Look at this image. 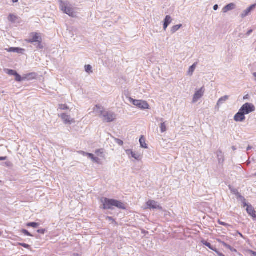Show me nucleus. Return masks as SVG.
<instances>
[{"mask_svg":"<svg viewBox=\"0 0 256 256\" xmlns=\"http://www.w3.org/2000/svg\"><path fill=\"white\" fill-rule=\"evenodd\" d=\"M100 202L102 203L100 208L104 210H112L114 206L123 210H126V208L124 203L122 202L120 200L115 199L102 197L100 198Z\"/></svg>","mask_w":256,"mask_h":256,"instance_id":"obj_1","label":"nucleus"},{"mask_svg":"<svg viewBox=\"0 0 256 256\" xmlns=\"http://www.w3.org/2000/svg\"><path fill=\"white\" fill-rule=\"evenodd\" d=\"M97 110H99V116L104 122H110L114 120L116 118V114L111 111L103 110V108L98 105H96Z\"/></svg>","mask_w":256,"mask_h":256,"instance_id":"obj_2","label":"nucleus"},{"mask_svg":"<svg viewBox=\"0 0 256 256\" xmlns=\"http://www.w3.org/2000/svg\"><path fill=\"white\" fill-rule=\"evenodd\" d=\"M59 2L60 10L64 13L72 16L74 15V10L69 6V4L62 0H59Z\"/></svg>","mask_w":256,"mask_h":256,"instance_id":"obj_3","label":"nucleus"},{"mask_svg":"<svg viewBox=\"0 0 256 256\" xmlns=\"http://www.w3.org/2000/svg\"><path fill=\"white\" fill-rule=\"evenodd\" d=\"M129 101L134 105L140 108L141 110H146L150 108V106L148 104L146 101L142 100H134L131 98H129Z\"/></svg>","mask_w":256,"mask_h":256,"instance_id":"obj_4","label":"nucleus"},{"mask_svg":"<svg viewBox=\"0 0 256 256\" xmlns=\"http://www.w3.org/2000/svg\"><path fill=\"white\" fill-rule=\"evenodd\" d=\"M240 110L244 114H248L255 110V107L253 104L246 102L240 108Z\"/></svg>","mask_w":256,"mask_h":256,"instance_id":"obj_5","label":"nucleus"},{"mask_svg":"<svg viewBox=\"0 0 256 256\" xmlns=\"http://www.w3.org/2000/svg\"><path fill=\"white\" fill-rule=\"evenodd\" d=\"M42 40L40 34L36 32H32L30 34V38L26 40V42L30 44H34V42H38Z\"/></svg>","mask_w":256,"mask_h":256,"instance_id":"obj_6","label":"nucleus"},{"mask_svg":"<svg viewBox=\"0 0 256 256\" xmlns=\"http://www.w3.org/2000/svg\"><path fill=\"white\" fill-rule=\"evenodd\" d=\"M58 116L60 118H61L65 124H72V123L74 122V120L73 118H72L70 116L66 113L58 114Z\"/></svg>","mask_w":256,"mask_h":256,"instance_id":"obj_7","label":"nucleus"},{"mask_svg":"<svg viewBox=\"0 0 256 256\" xmlns=\"http://www.w3.org/2000/svg\"><path fill=\"white\" fill-rule=\"evenodd\" d=\"M204 87L201 88L200 90L196 92L192 100V102H196L200 98H201L204 94Z\"/></svg>","mask_w":256,"mask_h":256,"instance_id":"obj_8","label":"nucleus"},{"mask_svg":"<svg viewBox=\"0 0 256 256\" xmlns=\"http://www.w3.org/2000/svg\"><path fill=\"white\" fill-rule=\"evenodd\" d=\"M146 204L148 208L150 209H158L162 210V208L158 204V202L153 200H149L147 202Z\"/></svg>","mask_w":256,"mask_h":256,"instance_id":"obj_9","label":"nucleus"},{"mask_svg":"<svg viewBox=\"0 0 256 256\" xmlns=\"http://www.w3.org/2000/svg\"><path fill=\"white\" fill-rule=\"evenodd\" d=\"M245 114L240 109L234 116V120L236 122H242L246 119Z\"/></svg>","mask_w":256,"mask_h":256,"instance_id":"obj_10","label":"nucleus"},{"mask_svg":"<svg viewBox=\"0 0 256 256\" xmlns=\"http://www.w3.org/2000/svg\"><path fill=\"white\" fill-rule=\"evenodd\" d=\"M80 153L82 154L84 156H88V158H90L96 164L100 163V160L98 157L94 156L93 154L83 151H81Z\"/></svg>","mask_w":256,"mask_h":256,"instance_id":"obj_11","label":"nucleus"},{"mask_svg":"<svg viewBox=\"0 0 256 256\" xmlns=\"http://www.w3.org/2000/svg\"><path fill=\"white\" fill-rule=\"evenodd\" d=\"M256 7V4L251 5L241 14V17L244 18L249 14Z\"/></svg>","mask_w":256,"mask_h":256,"instance_id":"obj_12","label":"nucleus"},{"mask_svg":"<svg viewBox=\"0 0 256 256\" xmlns=\"http://www.w3.org/2000/svg\"><path fill=\"white\" fill-rule=\"evenodd\" d=\"M6 50L10 52H16L18 54H23L24 52L25 51V50L24 48L14 47L6 48Z\"/></svg>","mask_w":256,"mask_h":256,"instance_id":"obj_13","label":"nucleus"},{"mask_svg":"<svg viewBox=\"0 0 256 256\" xmlns=\"http://www.w3.org/2000/svg\"><path fill=\"white\" fill-rule=\"evenodd\" d=\"M216 154L217 156L219 164H222L224 161V154L222 151L220 150H218Z\"/></svg>","mask_w":256,"mask_h":256,"instance_id":"obj_14","label":"nucleus"},{"mask_svg":"<svg viewBox=\"0 0 256 256\" xmlns=\"http://www.w3.org/2000/svg\"><path fill=\"white\" fill-rule=\"evenodd\" d=\"M246 210L248 214L250 216L253 218H256V211L254 210L253 206L250 204L249 206L246 208Z\"/></svg>","mask_w":256,"mask_h":256,"instance_id":"obj_15","label":"nucleus"},{"mask_svg":"<svg viewBox=\"0 0 256 256\" xmlns=\"http://www.w3.org/2000/svg\"><path fill=\"white\" fill-rule=\"evenodd\" d=\"M202 243L208 248L210 250H213L214 252L216 254L219 252V251L216 249L214 246H212L210 242H208L207 241L205 240H202Z\"/></svg>","mask_w":256,"mask_h":256,"instance_id":"obj_16","label":"nucleus"},{"mask_svg":"<svg viewBox=\"0 0 256 256\" xmlns=\"http://www.w3.org/2000/svg\"><path fill=\"white\" fill-rule=\"evenodd\" d=\"M236 8V5L234 3H230L227 5H226L223 8H222V12L224 13H226L228 11L232 10Z\"/></svg>","mask_w":256,"mask_h":256,"instance_id":"obj_17","label":"nucleus"},{"mask_svg":"<svg viewBox=\"0 0 256 256\" xmlns=\"http://www.w3.org/2000/svg\"><path fill=\"white\" fill-rule=\"evenodd\" d=\"M126 154L128 156H131L136 160H140V155L138 154H136L135 152H134L131 150H126Z\"/></svg>","mask_w":256,"mask_h":256,"instance_id":"obj_18","label":"nucleus"},{"mask_svg":"<svg viewBox=\"0 0 256 256\" xmlns=\"http://www.w3.org/2000/svg\"><path fill=\"white\" fill-rule=\"evenodd\" d=\"M24 80H32L35 79L37 76V74L36 72H30L24 76Z\"/></svg>","mask_w":256,"mask_h":256,"instance_id":"obj_19","label":"nucleus"},{"mask_svg":"<svg viewBox=\"0 0 256 256\" xmlns=\"http://www.w3.org/2000/svg\"><path fill=\"white\" fill-rule=\"evenodd\" d=\"M139 142H140V146L142 148H148V146H147V144H146V140H145V138H144V136H142L140 138V140H139Z\"/></svg>","mask_w":256,"mask_h":256,"instance_id":"obj_20","label":"nucleus"},{"mask_svg":"<svg viewBox=\"0 0 256 256\" xmlns=\"http://www.w3.org/2000/svg\"><path fill=\"white\" fill-rule=\"evenodd\" d=\"M42 40H40L38 42H34V44H32L38 50H42L44 48V46L42 44Z\"/></svg>","mask_w":256,"mask_h":256,"instance_id":"obj_21","label":"nucleus"},{"mask_svg":"<svg viewBox=\"0 0 256 256\" xmlns=\"http://www.w3.org/2000/svg\"><path fill=\"white\" fill-rule=\"evenodd\" d=\"M42 40H40L38 42H34V44H32L38 50H42L44 48V46L42 44Z\"/></svg>","mask_w":256,"mask_h":256,"instance_id":"obj_22","label":"nucleus"},{"mask_svg":"<svg viewBox=\"0 0 256 256\" xmlns=\"http://www.w3.org/2000/svg\"><path fill=\"white\" fill-rule=\"evenodd\" d=\"M182 24H178L173 26L171 28V32L172 34H174L176 32H177L181 27H182Z\"/></svg>","mask_w":256,"mask_h":256,"instance_id":"obj_23","label":"nucleus"},{"mask_svg":"<svg viewBox=\"0 0 256 256\" xmlns=\"http://www.w3.org/2000/svg\"><path fill=\"white\" fill-rule=\"evenodd\" d=\"M26 226L28 227H32L33 228H37L39 226L40 224L36 222H30L26 224Z\"/></svg>","mask_w":256,"mask_h":256,"instance_id":"obj_24","label":"nucleus"},{"mask_svg":"<svg viewBox=\"0 0 256 256\" xmlns=\"http://www.w3.org/2000/svg\"><path fill=\"white\" fill-rule=\"evenodd\" d=\"M222 245L226 248L229 249L231 252H236V250L232 248V246H231L230 244H226V242H222Z\"/></svg>","mask_w":256,"mask_h":256,"instance_id":"obj_25","label":"nucleus"},{"mask_svg":"<svg viewBox=\"0 0 256 256\" xmlns=\"http://www.w3.org/2000/svg\"><path fill=\"white\" fill-rule=\"evenodd\" d=\"M16 78V80L18 82H21L22 81L24 80V76L22 77L20 75L18 72L16 73V74L14 76Z\"/></svg>","mask_w":256,"mask_h":256,"instance_id":"obj_26","label":"nucleus"},{"mask_svg":"<svg viewBox=\"0 0 256 256\" xmlns=\"http://www.w3.org/2000/svg\"><path fill=\"white\" fill-rule=\"evenodd\" d=\"M5 72L8 75L10 76H15L16 73L17 72L16 70H10V69H5L4 70Z\"/></svg>","mask_w":256,"mask_h":256,"instance_id":"obj_27","label":"nucleus"},{"mask_svg":"<svg viewBox=\"0 0 256 256\" xmlns=\"http://www.w3.org/2000/svg\"><path fill=\"white\" fill-rule=\"evenodd\" d=\"M228 98V96H222L220 98L218 102V104H223L224 102H226Z\"/></svg>","mask_w":256,"mask_h":256,"instance_id":"obj_28","label":"nucleus"},{"mask_svg":"<svg viewBox=\"0 0 256 256\" xmlns=\"http://www.w3.org/2000/svg\"><path fill=\"white\" fill-rule=\"evenodd\" d=\"M17 19V16L14 15L13 14H10L8 16V20L12 22H14Z\"/></svg>","mask_w":256,"mask_h":256,"instance_id":"obj_29","label":"nucleus"},{"mask_svg":"<svg viewBox=\"0 0 256 256\" xmlns=\"http://www.w3.org/2000/svg\"><path fill=\"white\" fill-rule=\"evenodd\" d=\"M161 132H164L166 130V126L165 122H162L160 125Z\"/></svg>","mask_w":256,"mask_h":256,"instance_id":"obj_30","label":"nucleus"},{"mask_svg":"<svg viewBox=\"0 0 256 256\" xmlns=\"http://www.w3.org/2000/svg\"><path fill=\"white\" fill-rule=\"evenodd\" d=\"M196 63L194 64L192 66H191L190 67L189 70H188V74H192L193 72H194V70L196 69Z\"/></svg>","mask_w":256,"mask_h":256,"instance_id":"obj_31","label":"nucleus"},{"mask_svg":"<svg viewBox=\"0 0 256 256\" xmlns=\"http://www.w3.org/2000/svg\"><path fill=\"white\" fill-rule=\"evenodd\" d=\"M164 22L166 24H170L172 22L171 16H166Z\"/></svg>","mask_w":256,"mask_h":256,"instance_id":"obj_32","label":"nucleus"},{"mask_svg":"<svg viewBox=\"0 0 256 256\" xmlns=\"http://www.w3.org/2000/svg\"><path fill=\"white\" fill-rule=\"evenodd\" d=\"M68 110L69 109V108L66 104H60L58 105V110Z\"/></svg>","mask_w":256,"mask_h":256,"instance_id":"obj_33","label":"nucleus"},{"mask_svg":"<svg viewBox=\"0 0 256 256\" xmlns=\"http://www.w3.org/2000/svg\"><path fill=\"white\" fill-rule=\"evenodd\" d=\"M103 153H104V150L102 148L96 150L95 151V154L97 156H100V157L102 156Z\"/></svg>","mask_w":256,"mask_h":256,"instance_id":"obj_34","label":"nucleus"},{"mask_svg":"<svg viewBox=\"0 0 256 256\" xmlns=\"http://www.w3.org/2000/svg\"><path fill=\"white\" fill-rule=\"evenodd\" d=\"M22 232L25 236H34L28 230H27L26 229H22Z\"/></svg>","mask_w":256,"mask_h":256,"instance_id":"obj_35","label":"nucleus"},{"mask_svg":"<svg viewBox=\"0 0 256 256\" xmlns=\"http://www.w3.org/2000/svg\"><path fill=\"white\" fill-rule=\"evenodd\" d=\"M92 67L90 64L86 65V66H85V70H86V72H87L88 73H90V72H92Z\"/></svg>","mask_w":256,"mask_h":256,"instance_id":"obj_36","label":"nucleus"},{"mask_svg":"<svg viewBox=\"0 0 256 256\" xmlns=\"http://www.w3.org/2000/svg\"><path fill=\"white\" fill-rule=\"evenodd\" d=\"M115 142L118 144L119 146H122L124 144V142L122 140L118 139V138H115L114 140Z\"/></svg>","mask_w":256,"mask_h":256,"instance_id":"obj_37","label":"nucleus"},{"mask_svg":"<svg viewBox=\"0 0 256 256\" xmlns=\"http://www.w3.org/2000/svg\"><path fill=\"white\" fill-rule=\"evenodd\" d=\"M18 244L26 248H30V247L29 244L25 243H18Z\"/></svg>","mask_w":256,"mask_h":256,"instance_id":"obj_38","label":"nucleus"},{"mask_svg":"<svg viewBox=\"0 0 256 256\" xmlns=\"http://www.w3.org/2000/svg\"><path fill=\"white\" fill-rule=\"evenodd\" d=\"M229 188L230 190V192L233 194H236L238 191L237 189L232 188L231 186H229Z\"/></svg>","mask_w":256,"mask_h":256,"instance_id":"obj_39","label":"nucleus"},{"mask_svg":"<svg viewBox=\"0 0 256 256\" xmlns=\"http://www.w3.org/2000/svg\"><path fill=\"white\" fill-rule=\"evenodd\" d=\"M46 230L44 228L39 229L37 230V232L40 234H44L46 232Z\"/></svg>","mask_w":256,"mask_h":256,"instance_id":"obj_40","label":"nucleus"},{"mask_svg":"<svg viewBox=\"0 0 256 256\" xmlns=\"http://www.w3.org/2000/svg\"><path fill=\"white\" fill-rule=\"evenodd\" d=\"M242 202V206H243L244 207H246V208H248V206H249V205H250V204H248L246 203V200H244V201Z\"/></svg>","mask_w":256,"mask_h":256,"instance_id":"obj_41","label":"nucleus"},{"mask_svg":"<svg viewBox=\"0 0 256 256\" xmlns=\"http://www.w3.org/2000/svg\"><path fill=\"white\" fill-rule=\"evenodd\" d=\"M218 222L220 225L224 226H229L228 224L224 222L219 221Z\"/></svg>","mask_w":256,"mask_h":256,"instance_id":"obj_42","label":"nucleus"},{"mask_svg":"<svg viewBox=\"0 0 256 256\" xmlns=\"http://www.w3.org/2000/svg\"><path fill=\"white\" fill-rule=\"evenodd\" d=\"M235 195L236 196V198L238 200L242 196L238 192Z\"/></svg>","mask_w":256,"mask_h":256,"instance_id":"obj_43","label":"nucleus"},{"mask_svg":"<svg viewBox=\"0 0 256 256\" xmlns=\"http://www.w3.org/2000/svg\"><path fill=\"white\" fill-rule=\"evenodd\" d=\"M235 195L236 196V198L238 200L242 196L238 192Z\"/></svg>","mask_w":256,"mask_h":256,"instance_id":"obj_44","label":"nucleus"},{"mask_svg":"<svg viewBox=\"0 0 256 256\" xmlns=\"http://www.w3.org/2000/svg\"><path fill=\"white\" fill-rule=\"evenodd\" d=\"M252 32H253V30H252V29L248 30L246 34V36H250Z\"/></svg>","mask_w":256,"mask_h":256,"instance_id":"obj_45","label":"nucleus"},{"mask_svg":"<svg viewBox=\"0 0 256 256\" xmlns=\"http://www.w3.org/2000/svg\"><path fill=\"white\" fill-rule=\"evenodd\" d=\"M169 24H166L164 22V30H166Z\"/></svg>","mask_w":256,"mask_h":256,"instance_id":"obj_46","label":"nucleus"},{"mask_svg":"<svg viewBox=\"0 0 256 256\" xmlns=\"http://www.w3.org/2000/svg\"><path fill=\"white\" fill-rule=\"evenodd\" d=\"M238 200H240L242 202L246 200V198L244 196H242Z\"/></svg>","mask_w":256,"mask_h":256,"instance_id":"obj_47","label":"nucleus"},{"mask_svg":"<svg viewBox=\"0 0 256 256\" xmlns=\"http://www.w3.org/2000/svg\"><path fill=\"white\" fill-rule=\"evenodd\" d=\"M213 8L214 10H218V4H215L214 7H213Z\"/></svg>","mask_w":256,"mask_h":256,"instance_id":"obj_48","label":"nucleus"},{"mask_svg":"<svg viewBox=\"0 0 256 256\" xmlns=\"http://www.w3.org/2000/svg\"><path fill=\"white\" fill-rule=\"evenodd\" d=\"M7 158L6 156H0V161L4 160Z\"/></svg>","mask_w":256,"mask_h":256,"instance_id":"obj_49","label":"nucleus"},{"mask_svg":"<svg viewBox=\"0 0 256 256\" xmlns=\"http://www.w3.org/2000/svg\"><path fill=\"white\" fill-rule=\"evenodd\" d=\"M106 220H109L110 221L114 220V219L110 217V216H107L106 217Z\"/></svg>","mask_w":256,"mask_h":256,"instance_id":"obj_50","label":"nucleus"},{"mask_svg":"<svg viewBox=\"0 0 256 256\" xmlns=\"http://www.w3.org/2000/svg\"><path fill=\"white\" fill-rule=\"evenodd\" d=\"M218 256H225L222 253L218 252L217 254Z\"/></svg>","mask_w":256,"mask_h":256,"instance_id":"obj_51","label":"nucleus"},{"mask_svg":"<svg viewBox=\"0 0 256 256\" xmlns=\"http://www.w3.org/2000/svg\"><path fill=\"white\" fill-rule=\"evenodd\" d=\"M252 148V147L250 146H248V147L246 148V150H247V151H248V150H251Z\"/></svg>","mask_w":256,"mask_h":256,"instance_id":"obj_52","label":"nucleus"},{"mask_svg":"<svg viewBox=\"0 0 256 256\" xmlns=\"http://www.w3.org/2000/svg\"><path fill=\"white\" fill-rule=\"evenodd\" d=\"M18 0H12V2L14 3H16V2H18Z\"/></svg>","mask_w":256,"mask_h":256,"instance_id":"obj_53","label":"nucleus"},{"mask_svg":"<svg viewBox=\"0 0 256 256\" xmlns=\"http://www.w3.org/2000/svg\"><path fill=\"white\" fill-rule=\"evenodd\" d=\"M232 149L234 150H236V148L234 146H232Z\"/></svg>","mask_w":256,"mask_h":256,"instance_id":"obj_54","label":"nucleus"},{"mask_svg":"<svg viewBox=\"0 0 256 256\" xmlns=\"http://www.w3.org/2000/svg\"><path fill=\"white\" fill-rule=\"evenodd\" d=\"M238 234H240V236L242 237V236H243L242 234L241 233L238 232Z\"/></svg>","mask_w":256,"mask_h":256,"instance_id":"obj_55","label":"nucleus"},{"mask_svg":"<svg viewBox=\"0 0 256 256\" xmlns=\"http://www.w3.org/2000/svg\"><path fill=\"white\" fill-rule=\"evenodd\" d=\"M248 96V95H246V96H244V99H246V98H247V96Z\"/></svg>","mask_w":256,"mask_h":256,"instance_id":"obj_56","label":"nucleus"},{"mask_svg":"<svg viewBox=\"0 0 256 256\" xmlns=\"http://www.w3.org/2000/svg\"><path fill=\"white\" fill-rule=\"evenodd\" d=\"M253 254H254V256H256V252H253Z\"/></svg>","mask_w":256,"mask_h":256,"instance_id":"obj_57","label":"nucleus"},{"mask_svg":"<svg viewBox=\"0 0 256 256\" xmlns=\"http://www.w3.org/2000/svg\"><path fill=\"white\" fill-rule=\"evenodd\" d=\"M160 120H161L162 122V121H163V119H162V118H161V119H160Z\"/></svg>","mask_w":256,"mask_h":256,"instance_id":"obj_58","label":"nucleus"},{"mask_svg":"<svg viewBox=\"0 0 256 256\" xmlns=\"http://www.w3.org/2000/svg\"><path fill=\"white\" fill-rule=\"evenodd\" d=\"M254 176H256V172L254 174Z\"/></svg>","mask_w":256,"mask_h":256,"instance_id":"obj_59","label":"nucleus"},{"mask_svg":"<svg viewBox=\"0 0 256 256\" xmlns=\"http://www.w3.org/2000/svg\"><path fill=\"white\" fill-rule=\"evenodd\" d=\"M0 182H1V181L0 180Z\"/></svg>","mask_w":256,"mask_h":256,"instance_id":"obj_60","label":"nucleus"}]
</instances>
